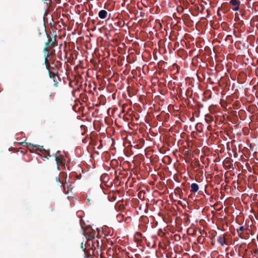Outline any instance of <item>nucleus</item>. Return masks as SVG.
Masks as SVG:
<instances>
[{
	"mask_svg": "<svg viewBox=\"0 0 258 258\" xmlns=\"http://www.w3.org/2000/svg\"><path fill=\"white\" fill-rule=\"evenodd\" d=\"M48 40L45 43V46L43 48L44 52V57H46V61H47V57L49 53V49L54 47L57 45V42L55 36H48Z\"/></svg>",
	"mask_w": 258,
	"mask_h": 258,
	"instance_id": "1",
	"label": "nucleus"
},
{
	"mask_svg": "<svg viewBox=\"0 0 258 258\" xmlns=\"http://www.w3.org/2000/svg\"><path fill=\"white\" fill-rule=\"evenodd\" d=\"M45 63L48 71L51 70L57 72H58L61 66V62L59 60H54L49 63L47 59V61H46V57H45Z\"/></svg>",
	"mask_w": 258,
	"mask_h": 258,
	"instance_id": "2",
	"label": "nucleus"
},
{
	"mask_svg": "<svg viewBox=\"0 0 258 258\" xmlns=\"http://www.w3.org/2000/svg\"><path fill=\"white\" fill-rule=\"evenodd\" d=\"M21 145H23L24 144H25L26 145V146H32V149L34 150H39L40 151H44L45 153H47V156H45V157L47 159H48V157H51V155H50L49 154V151H45L44 149H43V146H40L39 145H32L30 143H26V142H24V143H21Z\"/></svg>",
	"mask_w": 258,
	"mask_h": 258,
	"instance_id": "3",
	"label": "nucleus"
},
{
	"mask_svg": "<svg viewBox=\"0 0 258 258\" xmlns=\"http://www.w3.org/2000/svg\"><path fill=\"white\" fill-rule=\"evenodd\" d=\"M48 73L49 77L53 79L54 86L57 87L58 86V81H60V79L58 76V72L50 70L48 71Z\"/></svg>",
	"mask_w": 258,
	"mask_h": 258,
	"instance_id": "4",
	"label": "nucleus"
},
{
	"mask_svg": "<svg viewBox=\"0 0 258 258\" xmlns=\"http://www.w3.org/2000/svg\"><path fill=\"white\" fill-rule=\"evenodd\" d=\"M54 157L56 163L58 164V165L63 167L65 166L66 160L63 155H60L59 156H57L56 155H55Z\"/></svg>",
	"mask_w": 258,
	"mask_h": 258,
	"instance_id": "5",
	"label": "nucleus"
},
{
	"mask_svg": "<svg viewBox=\"0 0 258 258\" xmlns=\"http://www.w3.org/2000/svg\"><path fill=\"white\" fill-rule=\"evenodd\" d=\"M55 179L57 182L61 183L62 184L63 186L64 192L66 194H68L69 191V189L70 188V186H71V184L67 183L66 182L64 184H63V182H61L59 177H56Z\"/></svg>",
	"mask_w": 258,
	"mask_h": 258,
	"instance_id": "6",
	"label": "nucleus"
},
{
	"mask_svg": "<svg viewBox=\"0 0 258 258\" xmlns=\"http://www.w3.org/2000/svg\"><path fill=\"white\" fill-rule=\"evenodd\" d=\"M230 4L232 6H234L233 8H232V9L234 11H236L239 10V4L240 2L237 0H230Z\"/></svg>",
	"mask_w": 258,
	"mask_h": 258,
	"instance_id": "7",
	"label": "nucleus"
},
{
	"mask_svg": "<svg viewBox=\"0 0 258 258\" xmlns=\"http://www.w3.org/2000/svg\"><path fill=\"white\" fill-rule=\"evenodd\" d=\"M247 229L243 226L239 227V228L237 229L236 231L239 237L242 239L245 238L244 235L243 234L244 231L247 230Z\"/></svg>",
	"mask_w": 258,
	"mask_h": 258,
	"instance_id": "8",
	"label": "nucleus"
},
{
	"mask_svg": "<svg viewBox=\"0 0 258 258\" xmlns=\"http://www.w3.org/2000/svg\"><path fill=\"white\" fill-rule=\"evenodd\" d=\"M199 189V186L196 183H192L190 185V190L191 192L195 193L197 192Z\"/></svg>",
	"mask_w": 258,
	"mask_h": 258,
	"instance_id": "9",
	"label": "nucleus"
},
{
	"mask_svg": "<svg viewBox=\"0 0 258 258\" xmlns=\"http://www.w3.org/2000/svg\"><path fill=\"white\" fill-rule=\"evenodd\" d=\"M217 242L221 245L224 246L226 244V239L223 235L220 236L217 238Z\"/></svg>",
	"mask_w": 258,
	"mask_h": 258,
	"instance_id": "10",
	"label": "nucleus"
},
{
	"mask_svg": "<svg viewBox=\"0 0 258 258\" xmlns=\"http://www.w3.org/2000/svg\"><path fill=\"white\" fill-rule=\"evenodd\" d=\"M107 12L105 10H101L98 14V16L100 18L102 19H104L107 17Z\"/></svg>",
	"mask_w": 258,
	"mask_h": 258,
	"instance_id": "11",
	"label": "nucleus"
},
{
	"mask_svg": "<svg viewBox=\"0 0 258 258\" xmlns=\"http://www.w3.org/2000/svg\"><path fill=\"white\" fill-rule=\"evenodd\" d=\"M205 120L208 123H210L214 120V118L213 116H211L209 114H206L205 115Z\"/></svg>",
	"mask_w": 258,
	"mask_h": 258,
	"instance_id": "12",
	"label": "nucleus"
},
{
	"mask_svg": "<svg viewBox=\"0 0 258 258\" xmlns=\"http://www.w3.org/2000/svg\"><path fill=\"white\" fill-rule=\"evenodd\" d=\"M177 11L178 12H182L183 11V9L182 7L177 8Z\"/></svg>",
	"mask_w": 258,
	"mask_h": 258,
	"instance_id": "13",
	"label": "nucleus"
},
{
	"mask_svg": "<svg viewBox=\"0 0 258 258\" xmlns=\"http://www.w3.org/2000/svg\"><path fill=\"white\" fill-rule=\"evenodd\" d=\"M175 238H178L179 239H180V235H175Z\"/></svg>",
	"mask_w": 258,
	"mask_h": 258,
	"instance_id": "14",
	"label": "nucleus"
},
{
	"mask_svg": "<svg viewBox=\"0 0 258 258\" xmlns=\"http://www.w3.org/2000/svg\"><path fill=\"white\" fill-rule=\"evenodd\" d=\"M217 15L219 16H221V14L219 12V9L218 10V12H217Z\"/></svg>",
	"mask_w": 258,
	"mask_h": 258,
	"instance_id": "15",
	"label": "nucleus"
},
{
	"mask_svg": "<svg viewBox=\"0 0 258 258\" xmlns=\"http://www.w3.org/2000/svg\"><path fill=\"white\" fill-rule=\"evenodd\" d=\"M207 12H208V16L209 15V13L210 12V10H207Z\"/></svg>",
	"mask_w": 258,
	"mask_h": 258,
	"instance_id": "16",
	"label": "nucleus"
},
{
	"mask_svg": "<svg viewBox=\"0 0 258 258\" xmlns=\"http://www.w3.org/2000/svg\"><path fill=\"white\" fill-rule=\"evenodd\" d=\"M81 247L82 248H83V242L81 243Z\"/></svg>",
	"mask_w": 258,
	"mask_h": 258,
	"instance_id": "17",
	"label": "nucleus"
},
{
	"mask_svg": "<svg viewBox=\"0 0 258 258\" xmlns=\"http://www.w3.org/2000/svg\"><path fill=\"white\" fill-rule=\"evenodd\" d=\"M60 153V152L59 151L57 152V153Z\"/></svg>",
	"mask_w": 258,
	"mask_h": 258,
	"instance_id": "18",
	"label": "nucleus"
},
{
	"mask_svg": "<svg viewBox=\"0 0 258 258\" xmlns=\"http://www.w3.org/2000/svg\"><path fill=\"white\" fill-rule=\"evenodd\" d=\"M101 258H103V256H102V255H101Z\"/></svg>",
	"mask_w": 258,
	"mask_h": 258,
	"instance_id": "19",
	"label": "nucleus"
}]
</instances>
